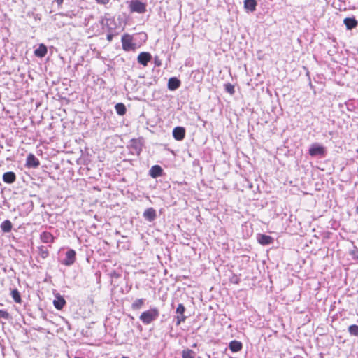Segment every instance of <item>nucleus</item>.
<instances>
[{
    "instance_id": "obj_1",
    "label": "nucleus",
    "mask_w": 358,
    "mask_h": 358,
    "mask_svg": "<svg viewBox=\"0 0 358 358\" xmlns=\"http://www.w3.org/2000/svg\"><path fill=\"white\" fill-rule=\"evenodd\" d=\"M159 315V310L157 308H150L141 313L139 318L144 324H149L156 320Z\"/></svg>"
},
{
    "instance_id": "obj_2",
    "label": "nucleus",
    "mask_w": 358,
    "mask_h": 358,
    "mask_svg": "<svg viewBox=\"0 0 358 358\" xmlns=\"http://www.w3.org/2000/svg\"><path fill=\"white\" fill-rule=\"evenodd\" d=\"M122 49L124 51L135 50L136 45L133 43L132 36L124 34L121 38Z\"/></svg>"
},
{
    "instance_id": "obj_3",
    "label": "nucleus",
    "mask_w": 358,
    "mask_h": 358,
    "mask_svg": "<svg viewBox=\"0 0 358 358\" xmlns=\"http://www.w3.org/2000/svg\"><path fill=\"white\" fill-rule=\"evenodd\" d=\"M308 153L312 157L324 156L325 154V148L319 143H313L308 150Z\"/></svg>"
},
{
    "instance_id": "obj_4",
    "label": "nucleus",
    "mask_w": 358,
    "mask_h": 358,
    "mask_svg": "<svg viewBox=\"0 0 358 358\" xmlns=\"http://www.w3.org/2000/svg\"><path fill=\"white\" fill-rule=\"evenodd\" d=\"M76 251L73 249H69L66 252L65 258L62 261V264L70 266L76 262Z\"/></svg>"
},
{
    "instance_id": "obj_5",
    "label": "nucleus",
    "mask_w": 358,
    "mask_h": 358,
    "mask_svg": "<svg viewBox=\"0 0 358 358\" xmlns=\"http://www.w3.org/2000/svg\"><path fill=\"white\" fill-rule=\"evenodd\" d=\"M185 311V306L182 303H180L176 308V313L178 315L176 317V324L177 326L180 325L182 322H185V320H186V317L184 315Z\"/></svg>"
},
{
    "instance_id": "obj_6",
    "label": "nucleus",
    "mask_w": 358,
    "mask_h": 358,
    "mask_svg": "<svg viewBox=\"0 0 358 358\" xmlns=\"http://www.w3.org/2000/svg\"><path fill=\"white\" fill-rule=\"evenodd\" d=\"M151 59L152 56L149 52H142L138 55L137 61L143 66H146Z\"/></svg>"
},
{
    "instance_id": "obj_7",
    "label": "nucleus",
    "mask_w": 358,
    "mask_h": 358,
    "mask_svg": "<svg viewBox=\"0 0 358 358\" xmlns=\"http://www.w3.org/2000/svg\"><path fill=\"white\" fill-rule=\"evenodd\" d=\"M131 10L133 12L143 13L146 10L145 5L138 1H133L131 4Z\"/></svg>"
},
{
    "instance_id": "obj_8",
    "label": "nucleus",
    "mask_w": 358,
    "mask_h": 358,
    "mask_svg": "<svg viewBox=\"0 0 358 358\" xmlns=\"http://www.w3.org/2000/svg\"><path fill=\"white\" fill-rule=\"evenodd\" d=\"M185 136V129L182 127H177L173 130V136L177 141H182Z\"/></svg>"
},
{
    "instance_id": "obj_9",
    "label": "nucleus",
    "mask_w": 358,
    "mask_h": 358,
    "mask_svg": "<svg viewBox=\"0 0 358 358\" xmlns=\"http://www.w3.org/2000/svg\"><path fill=\"white\" fill-rule=\"evenodd\" d=\"M143 215L145 220L152 222L157 217L156 210L152 208H147Z\"/></svg>"
},
{
    "instance_id": "obj_10",
    "label": "nucleus",
    "mask_w": 358,
    "mask_h": 358,
    "mask_svg": "<svg viewBox=\"0 0 358 358\" xmlns=\"http://www.w3.org/2000/svg\"><path fill=\"white\" fill-rule=\"evenodd\" d=\"M39 164L38 159L33 154L28 155L26 162L28 167L36 168L39 166Z\"/></svg>"
},
{
    "instance_id": "obj_11",
    "label": "nucleus",
    "mask_w": 358,
    "mask_h": 358,
    "mask_svg": "<svg viewBox=\"0 0 358 358\" xmlns=\"http://www.w3.org/2000/svg\"><path fill=\"white\" fill-rule=\"evenodd\" d=\"M54 306L57 310H62L66 304V301L59 294L55 296V299L53 301Z\"/></svg>"
},
{
    "instance_id": "obj_12",
    "label": "nucleus",
    "mask_w": 358,
    "mask_h": 358,
    "mask_svg": "<svg viewBox=\"0 0 358 358\" xmlns=\"http://www.w3.org/2000/svg\"><path fill=\"white\" fill-rule=\"evenodd\" d=\"M150 175L154 178L159 177L162 175L163 170L159 165H155L150 169Z\"/></svg>"
},
{
    "instance_id": "obj_13",
    "label": "nucleus",
    "mask_w": 358,
    "mask_h": 358,
    "mask_svg": "<svg viewBox=\"0 0 358 358\" xmlns=\"http://www.w3.org/2000/svg\"><path fill=\"white\" fill-rule=\"evenodd\" d=\"M180 85V81L177 78H171L168 81V88L170 90H175Z\"/></svg>"
},
{
    "instance_id": "obj_14",
    "label": "nucleus",
    "mask_w": 358,
    "mask_h": 358,
    "mask_svg": "<svg viewBox=\"0 0 358 358\" xmlns=\"http://www.w3.org/2000/svg\"><path fill=\"white\" fill-rule=\"evenodd\" d=\"M347 29L350 30L356 27L357 25V21L355 18L347 17L343 21Z\"/></svg>"
},
{
    "instance_id": "obj_15",
    "label": "nucleus",
    "mask_w": 358,
    "mask_h": 358,
    "mask_svg": "<svg viewBox=\"0 0 358 358\" xmlns=\"http://www.w3.org/2000/svg\"><path fill=\"white\" fill-rule=\"evenodd\" d=\"M273 238L265 234L258 235V241L259 243L264 245H269L272 243Z\"/></svg>"
},
{
    "instance_id": "obj_16",
    "label": "nucleus",
    "mask_w": 358,
    "mask_h": 358,
    "mask_svg": "<svg viewBox=\"0 0 358 358\" xmlns=\"http://www.w3.org/2000/svg\"><path fill=\"white\" fill-rule=\"evenodd\" d=\"M48 50L45 45L40 44L38 48L34 50L36 57H43L47 54Z\"/></svg>"
},
{
    "instance_id": "obj_17",
    "label": "nucleus",
    "mask_w": 358,
    "mask_h": 358,
    "mask_svg": "<svg viewBox=\"0 0 358 358\" xmlns=\"http://www.w3.org/2000/svg\"><path fill=\"white\" fill-rule=\"evenodd\" d=\"M40 238H41V241L45 243H52V242H53V240H54V237L52 235V234L50 232H48V231L43 232L41 234Z\"/></svg>"
},
{
    "instance_id": "obj_18",
    "label": "nucleus",
    "mask_w": 358,
    "mask_h": 358,
    "mask_svg": "<svg viewBox=\"0 0 358 358\" xmlns=\"http://www.w3.org/2000/svg\"><path fill=\"white\" fill-rule=\"evenodd\" d=\"M15 179L16 176L13 172H6L3 175V180L6 183H13Z\"/></svg>"
},
{
    "instance_id": "obj_19",
    "label": "nucleus",
    "mask_w": 358,
    "mask_h": 358,
    "mask_svg": "<svg viewBox=\"0 0 358 358\" xmlns=\"http://www.w3.org/2000/svg\"><path fill=\"white\" fill-rule=\"evenodd\" d=\"M257 2L255 0H245L244 8L251 12L256 10Z\"/></svg>"
},
{
    "instance_id": "obj_20",
    "label": "nucleus",
    "mask_w": 358,
    "mask_h": 358,
    "mask_svg": "<svg viewBox=\"0 0 358 358\" xmlns=\"http://www.w3.org/2000/svg\"><path fill=\"white\" fill-rule=\"evenodd\" d=\"M229 349L234 352H238L242 349V343L236 340L232 341L229 343Z\"/></svg>"
},
{
    "instance_id": "obj_21",
    "label": "nucleus",
    "mask_w": 358,
    "mask_h": 358,
    "mask_svg": "<svg viewBox=\"0 0 358 358\" xmlns=\"http://www.w3.org/2000/svg\"><path fill=\"white\" fill-rule=\"evenodd\" d=\"M145 299H136L131 304V309L133 310H138L141 309L145 303Z\"/></svg>"
},
{
    "instance_id": "obj_22",
    "label": "nucleus",
    "mask_w": 358,
    "mask_h": 358,
    "mask_svg": "<svg viewBox=\"0 0 358 358\" xmlns=\"http://www.w3.org/2000/svg\"><path fill=\"white\" fill-rule=\"evenodd\" d=\"M1 229L5 232V233H8L11 231L12 229V227H13V224L11 223V222L10 220H4L1 224Z\"/></svg>"
},
{
    "instance_id": "obj_23",
    "label": "nucleus",
    "mask_w": 358,
    "mask_h": 358,
    "mask_svg": "<svg viewBox=\"0 0 358 358\" xmlns=\"http://www.w3.org/2000/svg\"><path fill=\"white\" fill-rule=\"evenodd\" d=\"M116 113L120 115H124L126 113L127 109L124 103H118L115 106Z\"/></svg>"
},
{
    "instance_id": "obj_24",
    "label": "nucleus",
    "mask_w": 358,
    "mask_h": 358,
    "mask_svg": "<svg viewBox=\"0 0 358 358\" xmlns=\"http://www.w3.org/2000/svg\"><path fill=\"white\" fill-rule=\"evenodd\" d=\"M11 296L15 303H21L22 299H21L20 292L17 291V289H15L12 290Z\"/></svg>"
},
{
    "instance_id": "obj_25",
    "label": "nucleus",
    "mask_w": 358,
    "mask_h": 358,
    "mask_svg": "<svg viewBox=\"0 0 358 358\" xmlns=\"http://www.w3.org/2000/svg\"><path fill=\"white\" fill-rule=\"evenodd\" d=\"M194 352L190 349L184 350L182 352V358H194Z\"/></svg>"
},
{
    "instance_id": "obj_26",
    "label": "nucleus",
    "mask_w": 358,
    "mask_h": 358,
    "mask_svg": "<svg viewBox=\"0 0 358 358\" xmlns=\"http://www.w3.org/2000/svg\"><path fill=\"white\" fill-rule=\"evenodd\" d=\"M348 331L350 335L358 336V326L356 324L350 325L348 327Z\"/></svg>"
},
{
    "instance_id": "obj_27",
    "label": "nucleus",
    "mask_w": 358,
    "mask_h": 358,
    "mask_svg": "<svg viewBox=\"0 0 358 358\" xmlns=\"http://www.w3.org/2000/svg\"><path fill=\"white\" fill-rule=\"evenodd\" d=\"M224 89L226 92L229 93L230 94H234L235 92L234 86L231 83H227L224 85Z\"/></svg>"
},
{
    "instance_id": "obj_28",
    "label": "nucleus",
    "mask_w": 358,
    "mask_h": 358,
    "mask_svg": "<svg viewBox=\"0 0 358 358\" xmlns=\"http://www.w3.org/2000/svg\"><path fill=\"white\" fill-rule=\"evenodd\" d=\"M350 255H352L354 260L358 262V249L357 247L353 248V249L350 251Z\"/></svg>"
},
{
    "instance_id": "obj_29",
    "label": "nucleus",
    "mask_w": 358,
    "mask_h": 358,
    "mask_svg": "<svg viewBox=\"0 0 358 358\" xmlns=\"http://www.w3.org/2000/svg\"><path fill=\"white\" fill-rule=\"evenodd\" d=\"M0 318L8 320L9 318V313L3 310H0Z\"/></svg>"
},
{
    "instance_id": "obj_30",
    "label": "nucleus",
    "mask_w": 358,
    "mask_h": 358,
    "mask_svg": "<svg viewBox=\"0 0 358 358\" xmlns=\"http://www.w3.org/2000/svg\"><path fill=\"white\" fill-rule=\"evenodd\" d=\"M231 282H233V283H236V284H238V282H239V278L236 276V275H234L231 278Z\"/></svg>"
},
{
    "instance_id": "obj_31",
    "label": "nucleus",
    "mask_w": 358,
    "mask_h": 358,
    "mask_svg": "<svg viewBox=\"0 0 358 358\" xmlns=\"http://www.w3.org/2000/svg\"><path fill=\"white\" fill-rule=\"evenodd\" d=\"M98 3L100 4H107L109 2V0H96Z\"/></svg>"
},
{
    "instance_id": "obj_32",
    "label": "nucleus",
    "mask_w": 358,
    "mask_h": 358,
    "mask_svg": "<svg viewBox=\"0 0 358 358\" xmlns=\"http://www.w3.org/2000/svg\"><path fill=\"white\" fill-rule=\"evenodd\" d=\"M155 64L157 66H159L161 65V62L157 57L155 58Z\"/></svg>"
},
{
    "instance_id": "obj_33",
    "label": "nucleus",
    "mask_w": 358,
    "mask_h": 358,
    "mask_svg": "<svg viewBox=\"0 0 358 358\" xmlns=\"http://www.w3.org/2000/svg\"><path fill=\"white\" fill-rule=\"evenodd\" d=\"M113 34H108V35H107V40H108V41H112V39H113Z\"/></svg>"
},
{
    "instance_id": "obj_34",
    "label": "nucleus",
    "mask_w": 358,
    "mask_h": 358,
    "mask_svg": "<svg viewBox=\"0 0 358 358\" xmlns=\"http://www.w3.org/2000/svg\"><path fill=\"white\" fill-rule=\"evenodd\" d=\"M42 254H43V257H45L48 256V251H43Z\"/></svg>"
},
{
    "instance_id": "obj_35",
    "label": "nucleus",
    "mask_w": 358,
    "mask_h": 358,
    "mask_svg": "<svg viewBox=\"0 0 358 358\" xmlns=\"http://www.w3.org/2000/svg\"><path fill=\"white\" fill-rule=\"evenodd\" d=\"M55 1L59 4H62L63 3V0H55Z\"/></svg>"
},
{
    "instance_id": "obj_36",
    "label": "nucleus",
    "mask_w": 358,
    "mask_h": 358,
    "mask_svg": "<svg viewBox=\"0 0 358 358\" xmlns=\"http://www.w3.org/2000/svg\"><path fill=\"white\" fill-rule=\"evenodd\" d=\"M355 211H356L357 215H358V206L356 207V210Z\"/></svg>"
},
{
    "instance_id": "obj_37",
    "label": "nucleus",
    "mask_w": 358,
    "mask_h": 358,
    "mask_svg": "<svg viewBox=\"0 0 358 358\" xmlns=\"http://www.w3.org/2000/svg\"><path fill=\"white\" fill-rule=\"evenodd\" d=\"M356 152L358 153V148L356 150Z\"/></svg>"
},
{
    "instance_id": "obj_38",
    "label": "nucleus",
    "mask_w": 358,
    "mask_h": 358,
    "mask_svg": "<svg viewBox=\"0 0 358 358\" xmlns=\"http://www.w3.org/2000/svg\"><path fill=\"white\" fill-rule=\"evenodd\" d=\"M199 358H201V357H199Z\"/></svg>"
}]
</instances>
